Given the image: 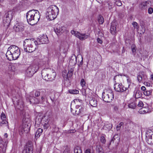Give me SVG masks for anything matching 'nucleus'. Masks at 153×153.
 <instances>
[{
    "label": "nucleus",
    "mask_w": 153,
    "mask_h": 153,
    "mask_svg": "<svg viewBox=\"0 0 153 153\" xmlns=\"http://www.w3.org/2000/svg\"><path fill=\"white\" fill-rule=\"evenodd\" d=\"M71 112L72 113H73V114H74V112H73V110L71 108Z\"/></svg>",
    "instance_id": "338daca9"
},
{
    "label": "nucleus",
    "mask_w": 153,
    "mask_h": 153,
    "mask_svg": "<svg viewBox=\"0 0 153 153\" xmlns=\"http://www.w3.org/2000/svg\"><path fill=\"white\" fill-rule=\"evenodd\" d=\"M117 135H115L113 138L111 140L110 144H111V143H113L115 140H117L118 141L119 140V138L117 137Z\"/></svg>",
    "instance_id": "c756f323"
},
{
    "label": "nucleus",
    "mask_w": 153,
    "mask_h": 153,
    "mask_svg": "<svg viewBox=\"0 0 153 153\" xmlns=\"http://www.w3.org/2000/svg\"><path fill=\"white\" fill-rule=\"evenodd\" d=\"M74 71V69L72 68L68 69V77H69V78L71 77L73 75Z\"/></svg>",
    "instance_id": "72a5a7b5"
},
{
    "label": "nucleus",
    "mask_w": 153,
    "mask_h": 153,
    "mask_svg": "<svg viewBox=\"0 0 153 153\" xmlns=\"http://www.w3.org/2000/svg\"><path fill=\"white\" fill-rule=\"evenodd\" d=\"M128 106L129 108H134L136 106V104L135 102H133L129 104Z\"/></svg>",
    "instance_id": "58836bf2"
},
{
    "label": "nucleus",
    "mask_w": 153,
    "mask_h": 153,
    "mask_svg": "<svg viewBox=\"0 0 153 153\" xmlns=\"http://www.w3.org/2000/svg\"><path fill=\"white\" fill-rule=\"evenodd\" d=\"M137 78L138 81L139 82H140L142 81V77L140 75H138L137 76Z\"/></svg>",
    "instance_id": "3c124183"
},
{
    "label": "nucleus",
    "mask_w": 153,
    "mask_h": 153,
    "mask_svg": "<svg viewBox=\"0 0 153 153\" xmlns=\"http://www.w3.org/2000/svg\"><path fill=\"white\" fill-rule=\"evenodd\" d=\"M77 62V58L75 55H73L69 61V64L71 65H74L76 64Z\"/></svg>",
    "instance_id": "5701e85b"
},
{
    "label": "nucleus",
    "mask_w": 153,
    "mask_h": 153,
    "mask_svg": "<svg viewBox=\"0 0 153 153\" xmlns=\"http://www.w3.org/2000/svg\"><path fill=\"white\" fill-rule=\"evenodd\" d=\"M41 120H42L41 119H40V120L39 121V123H38H38H40V122H41Z\"/></svg>",
    "instance_id": "774afa93"
},
{
    "label": "nucleus",
    "mask_w": 153,
    "mask_h": 153,
    "mask_svg": "<svg viewBox=\"0 0 153 153\" xmlns=\"http://www.w3.org/2000/svg\"><path fill=\"white\" fill-rule=\"evenodd\" d=\"M98 21L100 24H102L104 22V19L102 16L100 15L98 17Z\"/></svg>",
    "instance_id": "e433bc0d"
},
{
    "label": "nucleus",
    "mask_w": 153,
    "mask_h": 153,
    "mask_svg": "<svg viewBox=\"0 0 153 153\" xmlns=\"http://www.w3.org/2000/svg\"><path fill=\"white\" fill-rule=\"evenodd\" d=\"M111 33L113 35H115L116 33V23L115 22L111 23L110 28Z\"/></svg>",
    "instance_id": "4be33fe9"
},
{
    "label": "nucleus",
    "mask_w": 153,
    "mask_h": 153,
    "mask_svg": "<svg viewBox=\"0 0 153 153\" xmlns=\"http://www.w3.org/2000/svg\"><path fill=\"white\" fill-rule=\"evenodd\" d=\"M40 95L41 96H46V91L45 89L39 90Z\"/></svg>",
    "instance_id": "c9c22d12"
},
{
    "label": "nucleus",
    "mask_w": 153,
    "mask_h": 153,
    "mask_svg": "<svg viewBox=\"0 0 153 153\" xmlns=\"http://www.w3.org/2000/svg\"><path fill=\"white\" fill-rule=\"evenodd\" d=\"M39 43L34 39H27L23 42L24 50L26 52L31 53L34 51L36 48V46Z\"/></svg>",
    "instance_id": "f03ea898"
},
{
    "label": "nucleus",
    "mask_w": 153,
    "mask_h": 153,
    "mask_svg": "<svg viewBox=\"0 0 153 153\" xmlns=\"http://www.w3.org/2000/svg\"><path fill=\"white\" fill-rule=\"evenodd\" d=\"M41 97V98H38V100L39 101V103H43V102H44L45 100V96H42Z\"/></svg>",
    "instance_id": "ea45409f"
},
{
    "label": "nucleus",
    "mask_w": 153,
    "mask_h": 153,
    "mask_svg": "<svg viewBox=\"0 0 153 153\" xmlns=\"http://www.w3.org/2000/svg\"><path fill=\"white\" fill-rule=\"evenodd\" d=\"M85 82L84 79H82L81 81V85L82 87L85 86Z\"/></svg>",
    "instance_id": "49530a36"
},
{
    "label": "nucleus",
    "mask_w": 153,
    "mask_h": 153,
    "mask_svg": "<svg viewBox=\"0 0 153 153\" xmlns=\"http://www.w3.org/2000/svg\"><path fill=\"white\" fill-rule=\"evenodd\" d=\"M131 50L133 53L135 54L137 49V48L135 45H132L131 46Z\"/></svg>",
    "instance_id": "a19ab883"
},
{
    "label": "nucleus",
    "mask_w": 153,
    "mask_h": 153,
    "mask_svg": "<svg viewBox=\"0 0 153 153\" xmlns=\"http://www.w3.org/2000/svg\"><path fill=\"white\" fill-rule=\"evenodd\" d=\"M119 153H128V150H125L124 151L123 150H121L120 151H119Z\"/></svg>",
    "instance_id": "5fc2aeb1"
},
{
    "label": "nucleus",
    "mask_w": 153,
    "mask_h": 153,
    "mask_svg": "<svg viewBox=\"0 0 153 153\" xmlns=\"http://www.w3.org/2000/svg\"><path fill=\"white\" fill-rule=\"evenodd\" d=\"M130 86V85H128V88L125 87L121 83L116 82V81H115L114 84V88L117 91L119 92L125 91L126 93L128 94L129 93V88Z\"/></svg>",
    "instance_id": "9d476101"
},
{
    "label": "nucleus",
    "mask_w": 153,
    "mask_h": 153,
    "mask_svg": "<svg viewBox=\"0 0 153 153\" xmlns=\"http://www.w3.org/2000/svg\"><path fill=\"white\" fill-rule=\"evenodd\" d=\"M66 30V27L63 26L58 25L56 28H54L55 32L57 35L62 34Z\"/></svg>",
    "instance_id": "a211bd4d"
},
{
    "label": "nucleus",
    "mask_w": 153,
    "mask_h": 153,
    "mask_svg": "<svg viewBox=\"0 0 153 153\" xmlns=\"http://www.w3.org/2000/svg\"><path fill=\"white\" fill-rule=\"evenodd\" d=\"M97 42L101 44L102 42V40L100 39L99 38H97Z\"/></svg>",
    "instance_id": "864d4df0"
},
{
    "label": "nucleus",
    "mask_w": 153,
    "mask_h": 153,
    "mask_svg": "<svg viewBox=\"0 0 153 153\" xmlns=\"http://www.w3.org/2000/svg\"><path fill=\"white\" fill-rule=\"evenodd\" d=\"M152 90H146L143 92V94L146 96H148L151 95L152 93Z\"/></svg>",
    "instance_id": "f704fd0d"
},
{
    "label": "nucleus",
    "mask_w": 153,
    "mask_h": 153,
    "mask_svg": "<svg viewBox=\"0 0 153 153\" xmlns=\"http://www.w3.org/2000/svg\"><path fill=\"white\" fill-rule=\"evenodd\" d=\"M146 140L148 144L150 145L153 144V132H149L146 133Z\"/></svg>",
    "instance_id": "dca6fc26"
},
{
    "label": "nucleus",
    "mask_w": 153,
    "mask_h": 153,
    "mask_svg": "<svg viewBox=\"0 0 153 153\" xmlns=\"http://www.w3.org/2000/svg\"><path fill=\"white\" fill-rule=\"evenodd\" d=\"M14 14V12L12 10L6 12L3 17V23L4 26L8 27L13 18Z\"/></svg>",
    "instance_id": "1a4fd4ad"
},
{
    "label": "nucleus",
    "mask_w": 153,
    "mask_h": 153,
    "mask_svg": "<svg viewBox=\"0 0 153 153\" xmlns=\"http://www.w3.org/2000/svg\"><path fill=\"white\" fill-rule=\"evenodd\" d=\"M141 90L144 92L146 91V87L144 86H142L141 87Z\"/></svg>",
    "instance_id": "4d7b16f0"
},
{
    "label": "nucleus",
    "mask_w": 153,
    "mask_h": 153,
    "mask_svg": "<svg viewBox=\"0 0 153 153\" xmlns=\"http://www.w3.org/2000/svg\"><path fill=\"white\" fill-rule=\"evenodd\" d=\"M42 75L45 80L52 81L54 79L56 73L54 70L50 68H46L42 70Z\"/></svg>",
    "instance_id": "39448f33"
},
{
    "label": "nucleus",
    "mask_w": 153,
    "mask_h": 153,
    "mask_svg": "<svg viewBox=\"0 0 153 153\" xmlns=\"http://www.w3.org/2000/svg\"><path fill=\"white\" fill-rule=\"evenodd\" d=\"M137 25H138V24H137V23L135 22H133L132 23V25H133V26L135 28H138V26Z\"/></svg>",
    "instance_id": "8fccbe9b"
},
{
    "label": "nucleus",
    "mask_w": 153,
    "mask_h": 153,
    "mask_svg": "<svg viewBox=\"0 0 153 153\" xmlns=\"http://www.w3.org/2000/svg\"><path fill=\"white\" fill-rule=\"evenodd\" d=\"M4 1V0H0V4L2 3Z\"/></svg>",
    "instance_id": "e2e57ef3"
},
{
    "label": "nucleus",
    "mask_w": 153,
    "mask_h": 153,
    "mask_svg": "<svg viewBox=\"0 0 153 153\" xmlns=\"http://www.w3.org/2000/svg\"><path fill=\"white\" fill-rule=\"evenodd\" d=\"M114 109L115 111H117L118 109V107L117 106H114Z\"/></svg>",
    "instance_id": "13d9d810"
},
{
    "label": "nucleus",
    "mask_w": 153,
    "mask_h": 153,
    "mask_svg": "<svg viewBox=\"0 0 153 153\" xmlns=\"http://www.w3.org/2000/svg\"><path fill=\"white\" fill-rule=\"evenodd\" d=\"M50 98L52 102H53L55 101L56 98L55 97L54 93H52L51 94L50 96Z\"/></svg>",
    "instance_id": "4c0bfd02"
},
{
    "label": "nucleus",
    "mask_w": 153,
    "mask_h": 153,
    "mask_svg": "<svg viewBox=\"0 0 153 153\" xmlns=\"http://www.w3.org/2000/svg\"><path fill=\"white\" fill-rule=\"evenodd\" d=\"M2 121L1 122V126L4 125L5 126L7 127L8 128V122L6 120H2Z\"/></svg>",
    "instance_id": "7c9ffc66"
},
{
    "label": "nucleus",
    "mask_w": 153,
    "mask_h": 153,
    "mask_svg": "<svg viewBox=\"0 0 153 153\" xmlns=\"http://www.w3.org/2000/svg\"><path fill=\"white\" fill-rule=\"evenodd\" d=\"M20 54V51L19 47L15 45H12L9 47L6 54L7 59L9 60H15L17 59Z\"/></svg>",
    "instance_id": "f257e3e1"
},
{
    "label": "nucleus",
    "mask_w": 153,
    "mask_h": 153,
    "mask_svg": "<svg viewBox=\"0 0 153 153\" xmlns=\"http://www.w3.org/2000/svg\"><path fill=\"white\" fill-rule=\"evenodd\" d=\"M84 108L81 105H77L76 106V110H75V115H79L80 113L83 112Z\"/></svg>",
    "instance_id": "412c9836"
},
{
    "label": "nucleus",
    "mask_w": 153,
    "mask_h": 153,
    "mask_svg": "<svg viewBox=\"0 0 153 153\" xmlns=\"http://www.w3.org/2000/svg\"><path fill=\"white\" fill-rule=\"evenodd\" d=\"M151 78L153 80V75H151Z\"/></svg>",
    "instance_id": "0e129e2a"
},
{
    "label": "nucleus",
    "mask_w": 153,
    "mask_h": 153,
    "mask_svg": "<svg viewBox=\"0 0 153 153\" xmlns=\"http://www.w3.org/2000/svg\"><path fill=\"white\" fill-rule=\"evenodd\" d=\"M62 76L64 78V79H65V81L69 80L68 74L67 73V71H63L62 72Z\"/></svg>",
    "instance_id": "bb28decb"
},
{
    "label": "nucleus",
    "mask_w": 153,
    "mask_h": 153,
    "mask_svg": "<svg viewBox=\"0 0 153 153\" xmlns=\"http://www.w3.org/2000/svg\"><path fill=\"white\" fill-rule=\"evenodd\" d=\"M22 153H33V145L31 142L27 143L26 148L23 150Z\"/></svg>",
    "instance_id": "f3484780"
},
{
    "label": "nucleus",
    "mask_w": 153,
    "mask_h": 153,
    "mask_svg": "<svg viewBox=\"0 0 153 153\" xmlns=\"http://www.w3.org/2000/svg\"><path fill=\"white\" fill-rule=\"evenodd\" d=\"M96 151L99 153H103L104 152L102 147L100 145L96 146Z\"/></svg>",
    "instance_id": "c85d7f7f"
},
{
    "label": "nucleus",
    "mask_w": 153,
    "mask_h": 153,
    "mask_svg": "<svg viewBox=\"0 0 153 153\" xmlns=\"http://www.w3.org/2000/svg\"><path fill=\"white\" fill-rule=\"evenodd\" d=\"M35 123H36L38 124V123H37V118H36V121H35Z\"/></svg>",
    "instance_id": "69168bd1"
},
{
    "label": "nucleus",
    "mask_w": 153,
    "mask_h": 153,
    "mask_svg": "<svg viewBox=\"0 0 153 153\" xmlns=\"http://www.w3.org/2000/svg\"><path fill=\"white\" fill-rule=\"evenodd\" d=\"M85 153H91V149H86L85 152Z\"/></svg>",
    "instance_id": "6e6d98bb"
},
{
    "label": "nucleus",
    "mask_w": 153,
    "mask_h": 153,
    "mask_svg": "<svg viewBox=\"0 0 153 153\" xmlns=\"http://www.w3.org/2000/svg\"><path fill=\"white\" fill-rule=\"evenodd\" d=\"M108 7L110 9L113 8V7L111 6V5H110V4H108Z\"/></svg>",
    "instance_id": "680f3d73"
},
{
    "label": "nucleus",
    "mask_w": 153,
    "mask_h": 153,
    "mask_svg": "<svg viewBox=\"0 0 153 153\" xmlns=\"http://www.w3.org/2000/svg\"><path fill=\"white\" fill-rule=\"evenodd\" d=\"M1 117L2 120H6V116L4 113H2L1 114Z\"/></svg>",
    "instance_id": "c03bdc74"
},
{
    "label": "nucleus",
    "mask_w": 153,
    "mask_h": 153,
    "mask_svg": "<svg viewBox=\"0 0 153 153\" xmlns=\"http://www.w3.org/2000/svg\"><path fill=\"white\" fill-rule=\"evenodd\" d=\"M90 104L91 106L95 107L97 105V101L95 98H92L90 100Z\"/></svg>",
    "instance_id": "b1692460"
},
{
    "label": "nucleus",
    "mask_w": 153,
    "mask_h": 153,
    "mask_svg": "<svg viewBox=\"0 0 153 153\" xmlns=\"http://www.w3.org/2000/svg\"><path fill=\"white\" fill-rule=\"evenodd\" d=\"M39 62L38 61L37 64L33 65L28 67L26 70L25 74L27 77H31L33 76L35 73L36 72L39 68L38 65L41 64L40 60Z\"/></svg>",
    "instance_id": "0eeeda50"
},
{
    "label": "nucleus",
    "mask_w": 153,
    "mask_h": 153,
    "mask_svg": "<svg viewBox=\"0 0 153 153\" xmlns=\"http://www.w3.org/2000/svg\"><path fill=\"white\" fill-rule=\"evenodd\" d=\"M36 41L39 43L38 45L41 44H47L49 42L47 36L44 34H42V36H40Z\"/></svg>",
    "instance_id": "2eb2a0df"
},
{
    "label": "nucleus",
    "mask_w": 153,
    "mask_h": 153,
    "mask_svg": "<svg viewBox=\"0 0 153 153\" xmlns=\"http://www.w3.org/2000/svg\"><path fill=\"white\" fill-rule=\"evenodd\" d=\"M75 131V130H70L69 131V132L70 133H74Z\"/></svg>",
    "instance_id": "bf43d9fd"
},
{
    "label": "nucleus",
    "mask_w": 153,
    "mask_h": 153,
    "mask_svg": "<svg viewBox=\"0 0 153 153\" xmlns=\"http://www.w3.org/2000/svg\"><path fill=\"white\" fill-rule=\"evenodd\" d=\"M124 124V123L123 122H120L119 125L117 126L116 127V129L117 131L119 130L121 127V126H123Z\"/></svg>",
    "instance_id": "79ce46f5"
},
{
    "label": "nucleus",
    "mask_w": 153,
    "mask_h": 153,
    "mask_svg": "<svg viewBox=\"0 0 153 153\" xmlns=\"http://www.w3.org/2000/svg\"><path fill=\"white\" fill-rule=\"evenodd\" d=\"M72 34L74 35L76 37L82 40H83L87 38L89 36V34L88 33H81L79 32L72 30L71 31Z\"/></svg>",
    "instance_id": "4468645a"
},
{
    "label": "nucleus",
    "mask_w": 153,
    "mask_h": 153,
    "mask_svg": "<svg viewBox=\"0 0 153 153\" xmlns=\"http://www.w3.org/2000/svg\"><path fill=\"white\" fill-rule=\"evenodd\" d=\"M33 94L35 97H38L40 96L39 90H34L30 93Z\"/></svg>",
    "instance_id": "cd10ccee"
},
{
    "label": "nucleus",
    "mask_w": 153,
    "mask_h": 153,
    "mask_svg": "<svg viewBox=\"0 0 153 153\" xmlns=\"http://www.w3.org/2000/svg\"><path fill=\"white\" fill-rule=\"evenodd\" d=\"M151 4V2L149 1H143L140 4L139 7L142 9H145Z\"/></svg>",
    "instance_id": "6ab92c4d"
},
{
    "label": "nucleus",
    "mask_w": 153,
    "mask_h": 153,
    "mask_svg": "<svg viewBox=\"0 0 153 153\" xmlns=\"http://www.w3.org/2000/svg\"><path fill=\"white\" fill-rule=\"evenodd\" d=\"M27 101L30 104H37L39 103L38 98L35 97L32 94L29 93L26 96Z\"/></svg>",
    "instance_id": "ddd939ff"
},
{
    "label": "nucleus",
    "mask_w": 153,
    "mask_h": 153,
    "mask_svg": "<svg viewBox=\"0 0 153 153\" xmlns=\"http://www.w3.org/2000/svg\"><path fill=\"white\" fill-rule=\"evenodd\" d=\"M137 106L138 107H141L143 106V103L142 101H140L137 104Z\"/></svg>",
    "instance_id": "09e8293b"
},
{
    "label": "nucleus",
    "mask_w": 153,
    "mask_h": 153,
    "mask_svg": "<svg viewBox=\"0 0 153 153\" xmlns=\"http://www.w3.org/2000/svg\"><path fill=\"white\" fill-rule=\"evenodd\" d=\"M24 26L22 25L17 24L14 27L15 30L16 32L22 31L24 30Z\"/></svg>",
    "instance_id": "aec40b11"
},
{
    "label": "nucleus",
    "mask_w": 153,
    "mask_h": 153,
    "mask_svg": "<svg viewBox=\"0 0 153 153\" xmlns=\"http://www.w3.org/2000/svg\"><path fill=\"white\" fill-rule=\"evenodd\" d=\"M28 119L26 118H23L22 120V125L20 126L19 128V134L22 135L24 132L27 133L30 130L31 125L28 123Z\"/></svg>",
    "instance_id": "423d86ee"
},
{
    "label": "nucleus",
    "mask_w": 153,
    "mask_h": 153,
    "mask_svg": "<svg viewBox=\"0 0 153 153\" xmlns=\"http://www.w3.org/2000/svg\"><path fill=\"white\" fill-rule=\"evenodd\" d=\"M148 13L149 14H152L153 12V9L152 8L150 7L148 9Z\"/></svg>",
    "instance_id": "de8ad7c7"
},
{
    "label": "nucleus",
    "mask_w": 153,
    "mask_h": 153,
    "mask_svg": "<svg viewBox=\"0 0 153 153\" xmlns=\"http://www.w3.org/2000/svg\"><path fill=\"white\" fill-rule=\"evenodd\" d=\"M102 98L103 100L105 102H111L114 98V94L112 90L108 89L102 93Z\"/></svg>",
    "instance_id": "6e6552de"
},
{
    "label": "nucleus",
    "mask_w": 153,
    "mask_h": 153,
    "mask_svg": "<svg viewBox=\"0 0 153 153\" xmlns=\"http://www.w3.org/2000/svg\"><path fill=\"white\" fill-rule=\"evenodd\" d=\"M68 92L72 94H77L79 93V91L76 89H71L68 90Z\"/></svg>",
    "instance_id": "2f4dec72"
},
{
    "label": "nucleus",
    "mask_w": 153,
    "mask_h": 153,
    "mask_svg": "<svg viewBox=\"0 0 153 153\" xmlns=\"http://www.w3.org/2000/svg\"><path fill=\"white\" fill-rule=\"evenodd\" d=\"M135 96L136 98H140L142 95V92L138 89H137L134 91Z\"/></svg>",
    "instance_id": "393cba45"
},
{
    "label": "nucleus",
    "mask_w": 153,
    "mask_h": 153,
    "mask_svg": "<svg viewBox=\"0 0 153 153\" xmlns=\"http://www.w3.org/2000/svg\"><path fill=\"white\" fill-rule=\"evenodd\" d=\"M59 9L58 7L55 5H52L47 9L46 13V18L50 20L55 19L58 14Z\"/></svg>",
    "instance_id": "20e7f679"
},
{
    "label": "nucleus",
    "mask_w": 153,
    "mask_h": 153,
    "mask_svg": "<svg viewBox=\"0 0 153 153\" xmlns=\"http://www.w3.org/2000/svg\"><path fill=\"white\" fill-rule=\"evenodd\" d=\"M13 100L16 108L21 111L23 110L24 108V104L22 97L20 96L16 95Z\"/></svg>",
    "instance_id": "9b49d317"
},
{
    "label": "nucleus",
    "mask_w": 153,
    "mask_h": 153,
    "mask_svg": "<svg viewBox=\"0 0 153 153\" xmlns=\"http://www.w3.org/2000/svg\"><path fill=\"white\" fill-rule=\"evenodd\" d=\"M74 152L75 153H82V151L80 147L77 146L75 148Z\"/></svg>",
    "instance_id": "473e14b6"
},
{
    "label": "nucleus",
    "mask_w": 153,
    "mask_h": 153,
    "mask_svg": "<svg viewBox=\"0 0 153 153\" xmlns=\"http://www.w3.org/2000/svg\"><path fill=\"white\" fill-rule=\"evenodd\" d=\"M115 4L117 6H121L122 4V3H121V1H117L115 2Z\"/></svg>",
    "instance_id": "a18cd8bd"
},
{
    "label": "nucleus",
    "mask_w": 153,
    "mask_h": 153,
    "mask_svg": "<svg viewBox=\"0 0 153 153\" xmlns=\"http://www.w3.org/2000/svg\"><path fill=\"white\" fill-rule=\"evenodd\" d=\"M78 100V99H76V100H73V101H72V102L71 103V104L72 103H74V102H75V101H76V102H77L78 101V100Z\"/></svg>",
    "instance_id": "052dcab7"
},
{
    "label": "nucleus",
    "mask_w": 153,
    "mask_h": 153,
    "mask_svg": "<svg viewBox=\"0 0 153 153\" xmlns=\"http://www.w3.org/2000/svg\"><path fill=\"white\" fill-rule=\"evenodd\" d=\"M4 136L6 139H4L3 140L0 137V153H1V149L3 153H5L6 149V147L8 143L7 139L8 137V135L7 133H5L4 134Z\"/></svg>",
    "instance_id": "f8f14e48"
},
{
    "label": "nucleus",
    "mask_w": 153,
    "mask_h": 153,
    "mask_svg": "<svg viewBox=\"0 0 153 153\" xmlns=\"http://www.w3.org/2000/svg\"><path fill=\"white\" fill-rule=\"evenodd\" d=\"M144 84L146 86L149 87L150 86V84L149 82H145L144 83Z\"/></svg>",
    "instance_id": "603ef678"
},
{
    "label": "nucleus",
    "mask_w": 153,
    "mask_h": 153,
    "mask_svg": "<svg viewBox=\"0 0 153 153\" xmlns=\"http://www.w3.org/2000/svg\"><path fill=\"white\" fill-rule=\"evenodd\" d=\"M100 141L103 144H105L106 142L105 137L103 136L101 137Z\"/></svg>",
    "instance_id": "37998d69"
},
{
    "label": "nucleus",
    "mask_w": 153,
    "mask_h": 153,
    "mask_svg": "<svg viewBox=\"0 0 153 153\" xmlns=\"http://www.w3.org/2000/svg\"><path fill=\"white\" fill-rule=\"evenodd\" d=\"M39 12L37 10H31L28 11L26 14L27 21L29 24L33 25L36 24L39 18L36 16L39 15Z\"/></svg>",
    "instance_id": "7ed1b4c3"
},
{
    "label": "nucleus",
    "mask_w": 153,
    "mask_h": 153,
    "mask_svg": "<svg viewBox=\"0 0 153 153\" xmlns=\"http://www.w3.org/2000/svg\"><path fill=\"white\" fill-rule=\"evenodd\" d=\"M42 132L43 129L41 128H39L38 129L36 133L35 136L36 138H38L42 134Z\"/></svg>",
    "instance_id": "a878e982"
}]
</instances>
